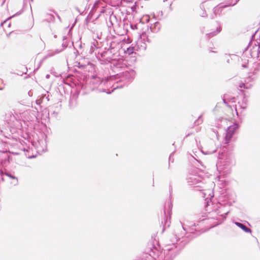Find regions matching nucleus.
Here are the masks:
<instances>
[{"mask_svg": "<svg viewBox=\"0 0 260 260\" xmlns=\"http://www.w3.org/2000/svg\"><path fill=\"white\" fill-rule=\"evenodd\" d=\"M219 160L216 164L217 169L220 173L226 175L230 173L232 168L235 165V159L233 154L229 152H224L219 155Z\"/></svg>", "mask_w": 260, "mask_h": 260, "instance_id": "nucleus-1", "label": "nucleus"}, {"mask_svg": "<svg viewBox=\"0 0 260 260\" xmlns=\"http://www.w3.org/2000/svg\"><path fill=\"white\" fill-rule=\"evenodd\" d=\"M186 181L188 185L197 188L198 190H201L200 188H203L204 184V180L196 173H190L186 178Z\"/></svg>", "mask_w": 260, "mask_h": 260, "instance_id": "nucleus-2", "label": "nucleus"}, {"mask_svg": "<svg viewBox=\"0 0 260 260\" xmlns=\"http://www.w3.org/2000/svg\"><path fill=\"white\" fill-rule=\"evenodd\" d=\"M174 238L175 240L172 241V245H168L166 246L165 250L167 251V252L164 260H173L178 253L177 250H176L177 246L175 245V242H177L180 238L176 235H174Z\"/></svg>", "mask_w": 260, "mask_h": 260, "instance_id": "nucleus-3", "label": "nucleus"}, {"mask_svg": "<svg viewBox=\"0 0 260 260\" xmlns=\"http://www.w3.org/2000/svg\"><path fill=\"white\" fill-rule=\"evenodd\" d=\"M217 147L213 140H209L207 141L202 147L201 151L204 154H210L215 152Z\"/></svg>", "mask_w": 260, "mask_h": 260, "instance_id": "nucleus-4", "label": "nucleus"}, {"mask_svg": "<svg viewBox=\"0 0 260 260\" xmlns=\"http://www.w3.org/2000/svg\"><path fill=\"white\" fill-rule=\"evenodd\" d=\"M136 75V72L134 70H126L120 74V81L124 82V85H126L128 82L132 81Z\"/></svg>", "mask_w": 260, "mask_h": 260, "instance_id": "nucleus-5", "label": "nucleus"}, {"mask_svg": "<svg viewBox=\"0 0 260 260\" xmlns=\"http://www.w3.org/2000/svg\"><path fill=\"white\" fill-rule=\"evenodd\" d=\"M238 126L237 124H234L232 125H231L228 127L226 131V134L225 136V143L228 144L232 138L233 137V135L235 133L236 130L238 128Z\"/></svg>", "mask_w": 260, "mask_h": 260, "instance_id": "nucleus-6", "label": "nucleus"}, {"mask_svg": "<svg viewBox=\"0 0 260 260\" xmlns=\"http://www.w3.org/2000/svg\"><path fill=\"white\" fill-rule=\"evenodd\" d=\"M213 183L212 182L211 184V188H208V189H206V185L205 184H204L203 186V188H200L202 190H199L200 191H203V198H206V199H208V198H213L214 197V193H213V190L212 189V186H213Z\"/></svg>", "mask_w": 260, "mask_h": 260, "instance_id": "nucleus-7", "label": "nucleus"}, {"mask_svg": "<svg viewBox=\"0 0 260 260\" xmlns=\"http://www.w3.org/2000/svg\"><path fill=\"white\" fill-rule=\"evenodd\" d=\"M228 6H230L229 4L226 5H221L215 7L213 9V15L212 16V19H214L218 16L221 15L223 9Z\"/></svg>", "mask_w": 260, "mask_h": 260, "instance_id": "nucleus-8", "label": "nucleus"}, {"mask_svg": "<svg viewBox=\"0 0 260 260\" xmlns=\"http://www.w3.org/2000/svg\"><path fill=\"white\" fill-rule=\"evenodd\" d=\"M3 175H5L6 176L9 177L10 179H12V181L11 182V184L13 185H16L18 184V181L17 178L10 172H6L5 174H3Z\"/></svg>", "mask_w": 260, "mask_h": 260, "instance_id": "nucleus-9", "label": "nucleus"}, {"mask_svg": "<svg viewBox=\"0 0 260 260\" xmlns=\"http://www.w3.org/2000/svg\"><path fill=\"white\" fill-rule=\"evenodd\" d=\"M209 2L208 1H205L201 4L200 7L202 10V12L200 14V15L202 17H206L207 16V13L205 11V8L208 5Z\"/></svg>", "mask_w": 260, "mask_h": 260, "instance_id": "nucleus-10", "label": "nucleus"}, {"mask_svg": "<svg viewBox=\"0 0 260 260\" xmlns=\"http://www.w3.org/2000/svg\"><path fill=\"white\" fill-rule=\"evenodd\" d=\"M234 223L237 226H238L239 228H241L245 232H246V233H251V230L249 228L246 227L244 224H243L240 222H237V221L235 222Z\"/></svg>", "mask_w": 260, "mask_h": 260, "instance_id": "nucleus-11", "label": "nucleus"}, {"mask_svg": "<svg viewBox=\"0 0 260 260\" xmlns=\"http://www.w3.org/2000/svg\"><path fill=\"white\" fill-rule=\"evenodd\" d=\"M221 29H222L221 27L220 26H219L217 27L216 30L211 32L210 33H208L206 35H207V37L209 38L213 37L217 35L218 34H219L221 31Z\"/></svg>", "mask_w": 260, "mask_h": 260, "instance_id": "nucleus-12", "label": "nucleus"}, {"mask_svg": "<svg viewBox=\"0 0 260 260\" xmlns=\"http://www.w3.org/2000/svg\"><path fill=\"white\" fill-rule=\"evenodd\" d=\"M138 49L144 50L146 48V44L142 42V40H139L137 42Z\"/></svg>", "mask_w": 260, "mask_h": 260, "instance_id": "nucleus-13", "label": "nucleus"}, {"mask_svg": "<svg viewBox=\"0 0 260 260\" xmlns=\"http://www.w3.org/2000/svg\"><path fill=\"white\" fill-rule=\"evenodd\" d=\"M48 96V95L46 96V94H44L42 97V99L37 100L36 101V103L37 104H40L45 99H46L47 101H48L49 100Z\"/></svg>", "mask_w": 260, "mask_h": 260, "instance_id": "nucleus-14", "label": "nucleus"}, {"mask_svg": "<svg viewBox=\"0 0 260 260\" xmlns=\"http://www.w3.org/2000/svg\"><path fill=\"white\" fill-rule=\"evenodd\" d=\"M251 84H249L248 83H240L239 86L240 88H249L251 86Z\"/></svg>", "mask_w": 260, "mask_h": 260, "instance_id": "nucleus-15", "label": "nucleus"}, {"mask_svg": "<svg viewBox=\"0 0 260 260\" xmlns=\"http://www.w3.org/2000/svg\"><path fill=\"white\" fill-rule=\"evenodd\" d=\"M202 115H201L199 117L198 119L195 122L196 124L199 125L200 124H201L203 122V119L202 118Z\"/></svg>", "mask_w": 260, "mask_h": 260, "instance_id": "nucleus-16", "label": "nucleus"}, {"mask_svg": "<svg viewBox=\"0 0 260 260\" xmlns=\"http://www.w3.org/2000/svg\"><path fill=\"white\" fill-rule=\"evenodd\" d=\"M239 0H231V3H229V6H234Z\"/></svg>", "mask_w": 260, "mask_h": 260, "instance_id": "nucleus-17", "label": "nucleus"}, {"mask_svg": "<svg viewBox=\"0 0 260 260\" xmlns=\"http://www.w3.org/2000/svg\"><path fill=\"white\" fill-rule=\"evenodd\" d=\"M94 80L96 81V84H100L102 83V80L99 77H94Z\"/></svg>", "mask_w": 260, "mask_h": 260, "instance_id": "nucleus-18", "label": "nucleus"}, {"mask_svg": "<svg viewBox=\"0 0 260 260\" xmlns=\"http://www.w3.org/2000/svg\"><path fill=\"white\" fill-rule=\"evenodd\" d=\"M246 100L245 99L243 100V102H244V105L241 106L242 108L245 109L246 108Z\"/></svg>", "mask_w": 260, "mask_h": 260, "instance_id": "nucleus-19", "label": "nucleus"}, {"mask_svg": "<svg viewBox=\"0 0 260 260\" xmlns=\"http://www.w3.org/2000/svg\"><path fill=\"white\" fill-rule=\"evenodd\" d=\"M131 28L133 29H137V24L131 25Z\"/></svg>", "mask_w": 260, "mask_h": 260, "instance_id": "nucleus-20", "label": "nucleus"}, {"mask_svg": "<svg viewBox=\"0 0 260 260\" xmlns=\"http://www.w3.org/2000/svg\"><path fill=\"white\" fill-rule=\"evenodd\" d=\"M27 113H28V112L27 111H26V112H24L22 113H20V114H22V116H21V117H23L24 116V115H25Z\"/></svg>", "mask_w": 260, "mask_h": 260, "instance_id": "nucleus-21", "label": "nucleus"}, {"mask_svg": "<svg viewBox=\"0 0 260 260\" xmlns=\"http://www.w3.org/2000/svg\"><path fill=\"white\" fill-rule=\"evenodd\" d=\"M242 67L244 68H246L247 67V64L246 63H244L242 64Z\"/></svg>", "mask_w": 260, "mask_h": 260, "instance_id": "nucleus-22", "label": "nucleus"}, {"mask_svg": "<svg viewBox=\"0 0 260 260\" xmlns=\"http://www.w3.org/2000/svg\"><path fill=\"white\" fill-rule=\"evenodd\" d=\"M49 77H50V75H49V74H47V75L46 76V78L47 79H49Z\"/></svg>", "mask_w": 260, "mask_h": 260, "instance_id": "nucleus-23", "label": "nucleus"}, {"mask_svg": "<svg viewBox=\"0 0 260 260\" xmlns=\"http://www.w3.org/2000/svg\"><path fill=\"white\" fill-rule=\"evenodd\" d=\"M159 23H158V22H156V23H155V25L156 26H157L158 25H159Z\"/></svg>", "mask_w": 260, "mask_h": 260, "instance_id": "nucleus-24", "label": "nucleus"}, {"mask_svg": "<svg viewBox=\"0 0 260 260\" xmlns=\"http://www.w3.org/2000/svg\"><path fill=\"white\" fill-rule=\"evenodd\" d=\"M53 54H48L47 55V57H49V56H52Z\"/></svg>", "mask_w": 260, "mask_h": 260, "instance_id": "nucleus-25", "label": "nucleus"}, {"mask_svg": "<svg viewBox=\"0 0 260 260\" xmlns=\"http://www.w3.org/2000/svg\"><path fill=\"white\" fill-rule=\"evenodd\" d=\"M223 103L225 104H227V103L226 102V100L225 99H223Z\"/></svg>", "mask_w": 260, "mask_h": 260, "instance_id": "nucleus-26", "label": "nucleus"}, {"mask_svg": "<svg viewBox=\"0 0 260 260\" xmlns=\"http://www.w3.org/2000/svg\"><path fill=\"white\" fill-rule=\"evenodd\" d=\"M62 45L64 46V48H66L67 47V45H66L64 43L62 44Z\"/></svg>", "mask_w": 260, "mask_h": 260, "instance_id": "nucleus-27", "label": "nucleus"}, {"mask_svg": "<svg viewBox=\"0 0 260 260\" xmlns=\"http://www.w3.org/2000/svg\"><path fill=\"white\" fill-rule=\"evenodd\" d=\"M6 21H4L3 23H1V25L2 26L4 23H6Z\"/></svg>", "mask_w": 260, "mask_h": 260, "instance_id": "nucleus-28", "label": "nucleus"}, {"mask_svg": "<svg viewBox=\"0 0 260 260\" xmlns=\"http://www.w3.org/2000/svg\"><path fill=\"white\" fill-rule=\"evenodd\" d=\"M235 111H236V114L238 115V112H237V108H235Z\"/></svg>", "mask_w": 260, "mask_h": 260, "instance_id": "nucleus-29", "label": "nucleus"}, {"mask_svg": "<svg viewBox=\"0 0 260 260\" xmlns=\"http://www.w3.org/2000/svg\"><path fill=\"white\" fill-rule=\"evenodd\" d=\"M4 89V87H0V90H3Z\"/></svg>", "mask_w": 260, "mask_h": 260, "instance_id": "nucleus-30", "label": "nucleus"}, {"mask_svg": "<svg viewBox=\"0 0 260 260\" xmlns=\"http://www.w3.org/2000/svg\"><path fill=\"white\" fill-rule=\"evenodd\" d=\"M116 66H118V67H116L117 68H120V66H119V64H117Z\"/></svg>", "mask_w": 260, "mask_h": 260, "instance_id": "nucleus-31", "label": "nucleus"}, {"mask_svg": "<svg viewBox=\"0 0 260 260\" xmlns=\"http://www.w3.org/2000/svg\"><path fill=\"white\" fill-rule=\"evenodd\" d=\"M247 80H248V81H249L250 80V77H249Z\"/></svg>", "mask_w": 260, "mask_h": 260, "instance_id": "nucleus-32", "label": "nucleus"}, {"mask_svg": "<svg viewBox=\"0 0 260 260\" xmlns=\"http://www.w3.org/2000/svg\"><path fill=\"white\" fill-rule=\"evenodd\" d=\"M118 87H119V86H116L115 87H114V89H116V88H118Z\"/></svg>", "mask_w": 260, "mask_h": 260, "instance_id": "nucleus-33", "label": "nucleus"}, {"mask_svg": "<svg viewBox=\"0 0 260 260\" xmlns=\"http://www.w3.org/2000/svg\"><path fill=\"white\" fill-rule=\"evenodd\" d=\"M50 19H51L52 18H54L53 16L50 15Z\"/></svg>", "mask_w": 260, "mask_h": 260, "instance_id": "nucleus-34", "label": "nucleus"}, {"mask_svg": "<svg viewBox=\"0 0 260 260\" xmlns=\"http://www.w3.org/2000/svg\"><path fill=\"white\" fill-rule=\"evenodd\" d=\"M171 155L170 156L169 160H171Z\"/></svg>", "mask_w": 260, "mask_h": 260, "instance_id": "nucleus-35", "label": "nucleus"}, {"mask_svg": "<svg viewBox=\"0 0 260 260\" xmlns=\"http://www.w3.org/2000/svg\"><path fill=\"white\" fill-rule=\"evenodd\" d=\"M247 48H246V49H245V50H244V53L245 52H246V51H247Z\"/></svg>", "mask_w": 260, "mask_h": 260, "instance_id": "nucleus-36", "label": "nucleus"}, {"mask_svg": "<svg viewBox=\"0 0 260 260\" xmlns=\"http://www.w3.org/2000/svg\"><path fill=\"white\" fill-rule=\"evenodd\" d=\"M13 119H16V118H15V116H14V115H13Z\"/></svg>", "mask_w": 260, "mask_h": 260, "instance_id": "nucleus-37", "label": "nucleus"}, {"mask_svg": "<svg viewBox=\"0 0 260 260\" xmlns=\"http://www.w3.org/2000/svg\"><path fill=\"white\" fill-rule=\"evenodd\" d=\"M57 17H58V19H60V17L59 16H57Z\"/></svg>", "mask_w": 260, "mask_h": 260, "instance_id": "nucleus-38", "label": "nucleus"}, {"mask_svg": "<svg viewBox=\"0 0 260 260\" xmlns=\"http://www.w3.org/2000/svg\"><path fill=\"white\" fill-rule=\"evenodd\" d=\"M92 83H93V84H94V81H93Z\"/></svg>", "mask_w": 260, "mask_h": 260, "instance_id": "nucleus-39", "label": "nucleus"}]
</instances>
